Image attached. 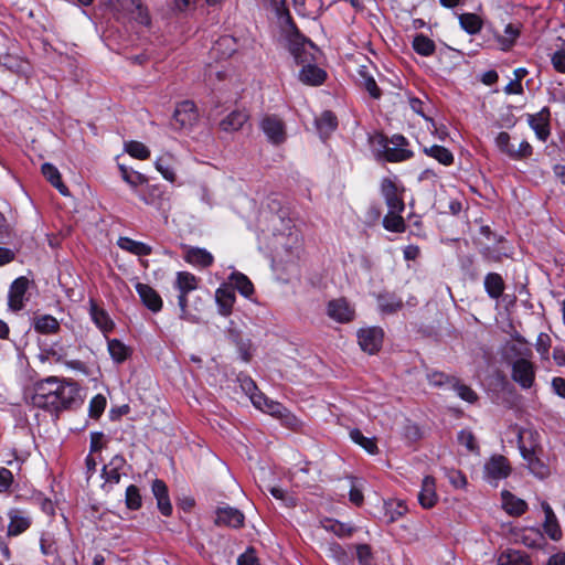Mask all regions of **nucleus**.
Returning <instances> with one entry per match:
<instances>
[{"label":"nucleus","mask_w":565,"mask_h":565,"mask_svg":"<svg viewBox=\"0 0 565 565\" xmlns=\"http://www.w3.org/2000/svg\"><path fill=\"white\" fill-rule=\"evenodd\" d=\"M514 340L515 343L509 345V353L512 360L521 358L531 359L533 356V352L526 340L520 334H516Z\"/></svg>","instance_id":"43"},{"label":"nucleus","mask_w":565,"mask_h":565,"mask_svg":"<svg viewBox=\"0 0 565 565\" xmlns=\"http://www.w3.org/2000/svg\"><path fill=\"white\" fill-rule=\"evenodd\" d=\"M551 343H552V340L547 333L541 332L537 335L535 349L542 360H548Z\"/></svg>","instance_id":"57"},{"label":"nucleus","mask_w":565,"mask_h":565,"mask_svg":"<svg viewBox=\"0 0 565 565\" xmlns=\"http://www.w3.org/2000/svg\"><path fill=\"white\" fill-rule=\"evenodd\" d=\"M108 352L116 363H122L128 356V348L117 339L108 340Z\"/></svg>","instance_id":"48"},{"label":"nucleus","mask_w":565,"mask_h":565,"mask_svg":"<svg viewBox=\"0 0 565 565\" xmlns=\"http://www.w3.org/2000/svg\"><path fill=\"white\" fill-rule=\"evenodd\" d=\"M327 531L334 533L339 537L350 536L353 532V527L349 524L339 522L337 520H327L323 524Z\"/></svg>","instance_id":"51"},{"label":"nucleus","mask_w":565,"mask_h":565,"mask_svg":"<svg viewBox=\"0 0 565 565\" xmlns=\"http://www.w3.org/2000/svg\"><path fill=\"white\" fill-rule=\"evenodd\" d=\"M139 199L147 205H157L161 191L158 185H149L138 193Z\"/></svg>","instance_id":"53"},{"label":"nucleus","mask_w":565,"mask_h":565,"mask_svg":"<svg viewBox=\"0 0 565 565\" xmlns=\"http://www.w3.org/2000/svg\"><path fill=\"white\" fill-rule=\"evenodd\" d=\"M423 151L426 156L435 159L443 166H451L454 163V154L451 151L443 146L433 145L424 147Z\"/></svg>","instance_id":"37"},{"label":"nucleus","mask_w":565,"mask_h":565,"mask_svg":"<svg viewBox=\"0 0 565 565\" xmlns=\"http://www.w3.org/2000/svg\"><path fill=\"white\" fill-rule=\"evenodd\" d=\"M142 504L141 495L139 489L130 484L126 489V505L130 510H138Z\"/></svg>","instance_id":"56"},{"label":"nucleus","mask_w":565,"mask_h":565,"mask_svg":"<svg viewBox=\"0 0 565 565\" xmlns=\"http://www.w3.org/2000/svg\"><path fill=\"white\" fill-rule=\"evenodd\" d=\"M126 459L121 455H115L109 462L104 465L102 469V478L104 483L102 488L104 491L109 492L114 486L120 482L121 476L126 475Z\"/></svg>","instance_id":"9"},{"label":"nucleus","mask_w":565,"mask_h":565,"mask_svg":"<svg viewBox=\"0 0 565 565\" xmlns=\"http://www.w3.org/2000/svg\"><path fill=\"white\" fill-rule=\"evenodd\" d=\"M403 189L397 181L392 178H384L381 181V194L391 211H404L405 204L402 198Z\"/></svg>","instance_id":"11"},{"label":"nucleus","mask_w":565,"mask_h":565,"mask_svg":"<svg viewBox=\"0 0 565 565\" xmlns=\"http://www.w3.org/2000/svg\"><path fill=\"white\" fill-rule=\"evenodd\" d=\"M452 388L457 393V395L465 402L470 404L477 402L478 395L477 393L469 386L461 384L459 381H455L452 384Z\"/></svg>","instance_id":"55"},{"label":"nucleus","mask_w":565,"mask_h":565,"mask_svg":"<svg viewBox=\"0 0 565 565\" xmlns=\"http://www.w3.org/2000/svg\"><path fill=\"white\" fill-rule=\"evenodd\" d=\"M383 337V330L377 327L361 329L358 332L359 344L369 354H374L381 349Z\"/></svg>","instance_id":"16"},{"label":"nucleus","mask_w":565,"mask_h":565,"mask_svg":"<svg viewBox=\"0 0 565 565\" xmlns=\"http://www.w3.org/2000/svg\"><path fill=\"white\" fill-rule=\"evenodd\" d=\"M218 311L223 316H230L235 302V290L232 286L223 285L215 291Z\"/></svg>","instance_id":"24"},{"label":"nucleus","mask_w":565,"mask_h":565,"mask_svg":"<svg viewBox=\"0 0 565 565\" xmlns=\"http://www.w3.org/2000/svg\"><path fill=\"white\" fill-rule=\"evenodd\" d=\"M458 19L460 26L469 34H477L482 29V20L475 13H462Z\"/></svg>","instance_id":"45"},{"label":"nucleus","mask_w":565,"mask_h":565,"mask_svg":"<svg viewBox=\"0 0 565 565\" xmlns=\"http://www.w3.org/2000/svg\"><path fill=\"white\" fill-rule=\"evenodd\" d=\"M117 244L121 249L127 250L137 256H148L152 252L151 246L142 242L131 239L129 237H119Z\"/></svg>","instance_id":"36"},{"label":"nucleus","mask_w":565,"mask_h":565,"mask_svg":"<svg viewBox=\"0 0 565 565\" xmlns=\"http://www.w3.org/2000/svg\"><path fill=\"white\" fill-rule=\"evenodd\" d=\"M184 260L193 266L206 268L213 264L214 257L205 248L190 247L184 255Z\"/></svg>","instance_id":"29"},{"label":"nucleus","mask_w":565,"mask_h":565,"mask_svg":"<svg viewBox=\"0 0 565 565\" xmlns=\"http://www.w3.org/2000/svg\"><path fill=\"white\" fill-rule=\"evenodd\" d=\"M288 51L292 55L296 64L311 65L316 62L318 52L316 45L308 39L296 33L288 39Z\"/></svg>","instance_id":"4"},{"label":"nucleus","mask_w":565,"mask_h":565,"mask_svg":"<svg viewBox=\"0 0 565 565\" xmlns=\"http://www.w3.org/2000/svg\"><path fill=\"white\" fill-rule=\"evenodd\" d=\"M231 279L234 290L237 289L242 296L249 298L253 295L254 286L247 276L242 273H233Z\"/></svg>","instance_id":"46"},{"label":"nucleus","mask_w":565,"mask_h":565,"mask_svg":"<svg viewBox=\"0 0 565 565\" xmlns=\"http://www.w3.org/2000/svg\"><path fill=\"white\" fill-rule=\"evenodd\" d=\"M494 145L497 149L511 160H523L527 159L533 153L532 146L523 140L518 147L511 142V136L507 131H501L494 138Z\"/></svg>","instance_id":"6"},{"label":"nucleus","mask_w":565,"mask_h":565,"mask_svg":"<svg viewBox=\"0 0 565 565\" xmlns=\"http://www.w3.org/2000/svg\"><path fill=\"white\" fill-rule=\"evenodd\" d=\"M107 405V399L103 394L95 395L88 406V414L92 418H99L100 415L104 413Z\"/></svg>","instance_id":"52"},{"label":"nucleus","mask_w":565,"mask_h":565,"mask_svg":"<svg viewBox=\"0 0 565 565\" xmlns=\"http://www.w3.org/2000/svg\"><path fill=\"white\" fill-rule=\"evenodd\" d=\"M316 127L321 138L329 137L338 127L337 116L330 110L323 111L316 118Z\"/></svg>","instance_id":"30"},{"label":"nucleus","mask_w":565,"mask_h":565,"mask_svg":"<svg viewBox=\"0 0 565 565\" xmlns=\"http://www.w3.org/2000/svg\"><path fill=\"white\" fill-rule=\"evenodd\" d=\"M403 211H391L383 218L385 230L394 233H403L406 228L405 221L402 217Z\"/></svg>","instance_id":"42"},{"label":"nucleus","mask_w":565,"mask_h":565,"mask_svg":"<svg viewBox=\"0 0 565 565\" xmlns=\"http://www.w3.org/2000/svg\"><path fill=\"white\" fill-rule=\"evenodd\" d=\"M511 467L505 457L492 456L484 465V479L490 484H497L498 481L509 477Z\"/></svg>","instance_id":"13"},{"label":"nucleus","mask_w":565,"mask_h":565,"mask_svg":"<svg viewBox=\"0 0 565 565\" xmlns=\"http://www.w3.org/2000/svg\"><path fill=\"white\" fill-rule=\"evenodd\" d=\"M377 305L383 313H394L402 309L403 301L394 294H381L377 296Z\"/></svg>","instance_id":"40"},{"label":"nucleus","mask_w":565,"mask_h":565,"mask_svg":"<svg viewBox=\"0 0 565 565\" xmlns=\"http://www.w3.org/2000/svg\"><path fill=\"white\" fill-rule=\"evenodd\" d=\"M428 381L434 386H443L448 383H451L452 385L456 380L443 372H433L428 374Z\"/></svg>","instance_id":"61"},{"label":"nucleus","mask_w":565,"mask_h":565,"mask_svg":"<svg viewBox=\"0 0 565 565\" xmlns=\"http://www.w3.org/2000/svg\"><path fill=\"white\" fill-rule=\"evenodd\" d=\"M407 512V507L402 501H390L385 503V515L390 522H395Z\"/></svg>","instance_id":"50"},{"label":"nucleus","mask_w":565,"mask_h":565,"mask_svg":"<svg viewBox=\"0 0 565 565\" xmlns=\"http://www.w3.org/2000/svg\"><path fill=\"white\" fill-rule=\"evenodd\" d=\"M119 171L122 180L132 189L148 183V178L145 174L135 171L134 169H130L124 164H119Z\"/></svg>","instance_id":"44"},{"label":"nucleus","mask_w":565,"mask_h":565,"mask_svg":"<svg viewBox=\"0 0 565 565\" xmlns=\"http://www.w3.org/2000/svg\"><path fill=\"white\" fill-rule=\"evenodd\" d=\"M328 316L338 322L344 323L353 319L354 309L345 299H335L328 303Z\"/></svg>","instance_id":"20"},{"label":"nucleus","mask_w":565,"mask_h":565,"mask_svg":"<svg viewBox=\"0 0 565 565\" xmlns=\"http://www.w3.org/2000/svg\"><path fill=\"white\" fill-rule=\"evenodd\" d=\"M248 118L249 115L246 110H233L220 121V128L225 132L237 131L245 125Z\"/></svg>","instance_id":"26"},{"label":"nucleus","mask_w":565,"mask_h":565,"mask_svg":"<svg viewBox=\"0 0 565 565\" xmlns=\"http://www.w3.org/2000/svg\"><path fill=\"white\" fill-rule=\"evenodd\" d=\"M413 49L423 56H430L434 54L436 45L428 36L418 34L413 40Z\"/></svg>","instance_id":"47"},{"label":"nucleus","mask_w":565,"mask_h":565,"mask_svg":"<svg viewBox=\"0 0 565 565\" xmlns=\"http://www.w3.org/2000/svg\"><path fill=\"white\" fill-rule=\"evenodd\" d=\"M521 454L523 458L526 460L529 469L531 472L540 479H543L548 476V468L544 465L539 458L535 457L534 452L526 449L525 447H520Z\"/></svg>","instance_id":"33"},{"label":"nucleus","mask_w":565,"mask_h":565,"mask_svg":"<svg viewBox=\"0 0 565 565\" xmlns=\"http://www.w3.org/2000/svg\"><path fill=\"white\" fill-rule=\"evenodd\" d=\"M89 316L95 326L104 333L107 334L114 329V322L109 315L98 305L90 299L89 300Z\"/></svg>","instance_id":"23"},{"label":"nucleus","mask_w":565,"mask_h":565,"mask_svg":"<svg viewBox=\"0 0 565 565\" xmlns=\"http://www.w3.org/2000/svg\"><path fill=\"white\" fill-rule=\"evenodd\" d=\"M58 390L56 386V377L50 376L35 384L34 393L32 395V403L34 406L54 412L56 399L55 392Z\"/></svg>","instance_id":"7"},{"label":"nucleus","mask_w":565,"mask_h":565,"mask_svg":"<svg viewBox=\"0 0 565 565\" xmlns=\"http://www.w3.org/2000/svg\"><path fill=\"white\" fill-rule=\"evenodd\" d=\"M238 565H259L258 558L253 548H248L237 558Z\"/></svg>","instance_id":"64"},{"label":"nucleus","mask_w":565,"mask_h":565,"mask_svg":"<svg viewBox=\"0 0 565 565\" xmlns=\"http://www.w3.org/2000/svg\"><path fill=\"white\" fill-rule=\"evenodd\" d=\"M9 523H8V536H18L24 533L32 525L33 519L29 511L12 508L7 513Z\"/></svg>","instance_id":"15"},{"label":"nucleus","mask_w":565,"mask_h":565,"mask_svg":"<svg viewBox=\"0 0 565 565\" xmlns=\"http://www.w3.org/2000/svg\"><path fill=\"white\" fill-rule=\"evenodd\" d=\"M521 33V25L509 23L504 26V35L497 38L502 51H509L516 42Z\"/></svg>","instance_id":"39"},{"label":"nucleus","mask_w":565,"mask_h":565,"mask_svg":"<svg viewBox=\"0 0 565 565\" xmlns=\"http://www.w3.org/2000/svg\"><path fill=\"white\" fill-rule=\"evenodd\" d=\"M356 558L360 565H374L372 550L367 544L356 545Z\"/></svg>","instance_id":"59"},{"label":"nucleus","mask_w":565,"mask_h":565,"mask_svg":"<svg viewBox=\"0 0 565 565\" xmlns=\"http://www.w3.org/2000/svg\"><path fill=\"white\" fill-rule=\"evenodd\" d=\"M551 63L554 70L565 74V50H557L551 56Z\"/></svg>","instance_id":"62"},{"label":"nucleus","mask_w":565,"mask_h":565,"mask_svg":"<svg viewBox=\"0 0 565 565\" xmlns=\"http://www.w3.org/2000/svg\"><path fill=\"white\" fill-rule=\"evenodd\" d=\"M56 386L58 390L55 392L57 401L55 402L54 412L71 407L79 397V390L73 382L62 381L56 377Z\"/></svg>","instance_id":"14"},{"label":"nucleus","mask_w":565,"mask_h":565,"mask_svg":"<svg viewBox=\"0 0 565 565\" xmlns=\"http://www.w3.org/2000/svg\"><path fill=\"white\" fill-rule=\"evenodd\" d=\"M29 280L25 277L17 278L10 286L8 306L12 311H20L24 307Z\"/></svg>","instance_id":"17"},{"label":"nucleus","mask_w":565,"mask_h":565,"mask_svg":"<svg viewBox=\"0 0 565 565\" xmlns=\"http://www.w3.org/2000/svg\"><path fill=\"white\" fill-rule=\"evenodd\" d=\"M223 47H225L226 51L222 52V57L231 56V54L235 51L233 38H231V36L220 38L212 46L213 54L218 55V53H221Z\"/></svg>","instance_id":"54"},{"label":"nucleus","mask_w":565,"mask_h":565,"mask_svg":"<svg viewBox=\"0 0 565 565\" xmlns=\"http://www.w3.org/2000/svg\"><path fill=\"white\" fill-rule=\"evenodd\" d=\"M349 436L354 444L362 447L367 454L376 455L379 452L375 437H366L358 428L351 429Z\"/></svg>","instance_id":"38"},{"label":"nucleus","mask_w":565,"mask_h":565,"mask_svg":"<svg viewBox=\"0 0 565 565\" xmlns=\"http://www.w3.org/2000/svg\"><path fill=\"white\" fill-rule=\"evenodd\" d=\"M152 493L157 500V505L160 512L163 515L169 516L172 513V505L166 483L160 479H156L152 482Z\"/></svg>","instance_id":"25"},{"label":"nucleus","mask_w":565,"mask_h":565,"mask_svg":"<svg viewBox=\"0 0 565 565\" xmlns=\"http://www.w3.org/2000/svg\"><path fill=\"white\" fill-rule=\"evenodd\" d=\"M244 514L232 507H222L216 511L215 524L238 529L244 524Z\"/></svg>","instance_id":"19"},{"label":"nucleus","mask_w":565,"mask_h":565,"mask_svg":"<svg viewBox=\"0 0 565 565\" xmlns=\"http://www.w3.org/2000/svg\"><path fill=\"white\" fill-rule=\"evenodd\" d=\"M125 151L131 157L139 160L148 159L150 156V150L148 149V147L142 142L136 140L125 142Z\"/></svg>","instance_id":"49"},{"label":"nucleus","mask_w":565,"mask_h":565,"mask_svg":"<svg viewBox=\"0 0 565 565\" xmlns=\"http://www.w3.org/2000/svg\"><path fill=\"white\" fill-rule=\"evenodd\" d=\"M45 356L52 358L55 362H63L67 356V351L62 344L56 342L46 349Z\"/></svg>","instance_id":"60"},{"label":"nucleus","mask_w":565,"mask_h":565,"mask_svg":"<svg viewBox=\"0 0 565 565\" xmlns=\"http://www.w3.org/2000/svg\"><path fill=\"white\" fill-rule=\"evenodd\" d=\"M174 286L180 291V295L178 296L180 319L191 323H198L199 318L188 310V294L198 288L196 277L189 271H178Z\"/></svg>","instance_id":"3"},{"label":"nucleus","mask_w":565,"mask_h":565,"mask_svg":"<svg viewBox=\"0 0 565 565\" xmlns=\"http://www.w3.org/2000/svg\"><path fill=\"white\" fill-rule=\"evenodd\" d=\"M136 291L142 303L152 312H159L162 309V299L160 295L149 285L137 282Z\"/></svg>","instance_id":"21"},{"label":"nucleus","mask_w":565,"mask_h":565,"mask_svg":"<svg viewBox=\"0 0 565 565\" xmlns=\"http://www.w3.org/2000/svg\"><path fill=\"white\" fill-rule=\"evenodd\" d=\"M544 531L545 533L553 540L558 541L562 537V531L558 525L556 515L552 518H546L544 521Z\"/></svg>","instance_id":"58"},{"label":"nucleus","mask_w":565,"mask_h":565,"mask_svg":"<svg viewBox=\"0 0 565 565\" xmlns=\"http://www.w3.org/2000/svg\"><path fill=\"white\" fill-rule=\"evenodd\" d=\"M41 171L43 175L46 178V180L56 188L61 194L66 195L67 194V188L62 182L61 173L57 170L56 167L53 164L45 162L41 167Z\"/></svg>","instance_id":"41"},{"label":"nucleus","mask_w":565,"mask_h":565,"mask_svg":"<svg viewBox=\"0 0 565 565\" xmlns=\"http://www.w3.org/2000/svg\"><path fill=\"white\" fill-rule=\"evenodd\" d=\"M418 501L424 509H430L437 503L438 495L436 492V481L433 477L426 476L423 479L422 489L418 493Z\"/></svg>","instance_id":"22"},{"label":"nucleus","mask_w":565,"mask_h":565,"mask_svg":"<svg viewBox=\"0 0 565 565\" xmlns=\"http://www.w3.org/2000/svg\"><path fill=\"white\" fill-rule=\"evenodd\" d=\"M33 327L39 333L53 334L60 330V322L51 315H41L33 319Z\"/></svg>","instance_id":"31"},{"label":"nucleus","mask_w":565,"mask_h":565,"mask_svg":"<svg viewBox=\"0 0 565 565\" xmlns=\"http://www.w3.org/2000/svg\"><path fill=\"white\" fill-rule=\"evenodd\" d=\"M497 565H532V561L525 552L508 548L499 554Z\"/></svg>","instance_id":"28"},{"label":"nucleus","mask_w":565,"mask_h":565,"mask_svg":"<svg viewBox=\"0 0 565 565\" xmlns=\"http://www.w3.org/2000/svg\"><path fill=\"white\" fill-rule=\"evenodd\" d=\"M259 129L266 140L273 146H280L287 140V127L281 117L276 114H266L259 120Z\"/></svg>","instance_id":"5"},{"label":"nucleus","mask_w":565,"mask_h":565,"mask_svg":"<svg viewBox=\"0 0 565 565\" xmlns=\"http://www.w3.org/2000/svg\"><path fill=\"white\" fill-rule=\"evenodd\" d=\"M407 139L402 135H394L390 141L384 145V158L388 162H402L409 159L413 152L406 147Z\"/></svg>","instance_id":"10"},{"label":"nucleus","mask_w":565,"mask_h":565,"mask_svg":"<svg viewBox=\"0 0 565 565\" xmlns=\"http://www.w3.org/2000/svg\"><path fill=\"white\" fill-rule=\"evenodd\" d=\"M177 161L170 153H164L158 157L154 161L156 170L162 175V178L169 182H174Z\"/></svg>","instance_id":"27"},{"label":"nucleus","mask_w":565,"mask_h":565,"mask_svg":"<svg viewBox=\"0 0 565 565\" xmlns=\"http://www.w3.org/2000/svg\"><path fill=\"white\" fill-rule=\"evenodd\" d=\"M363 77V87L367 90L371 97L379 99L381 97V89L379 88L375 79L372 76H365Z\"/></svg>","instance_id":"63"},{"label":"nucleus","mask_w":565,"mask_h":565,"mask_svg":"<svg viewBox=\"0 0 565 565\" xmlns=\"http://www.w3.org/2000/svg\"><path fill=\"white\" fill-rule=\"evenodd\" d=\"M100 2L118 20H131L145 26L150 24L149 13L140 0H100Z\"/></svg>","instance_id":"1"},{"label":"nucleus","mask_w":565,"mask_h":565,"mask_svg":"<svg viewBox=\"0 0 565 565\" xmlns=\"http://www.w3.org/2000/svg\"><path fill=\"white\" fill-rule=\"evenodd\" d=\"M526 121L540 141L545 142L550 138L551 110L548 107H543L535 114H527Z\"/></svg>","instance_id":"12"},{"label":"nucleus","mask_w":565,"mask_h":565,"mask_svg":"<svg viewBox=\"0 0 565 565\" xmlns=\"http://www.w3.org/2000/svg\"><path fill=\"white\" fill-rule=\"evenodd\" d=\"M504 287L505 285L501 275L489 273L484 277V289L490 298L499 299L504 291Z\"/></svg>","instance_id":"34"},{"label":"nucleus","mask_w":565,"mask_h":565,"mask_svg":"<svg viewBox=\"0 0 565 565\" xmlns=\"http://www.w3.org/2000/svg\"><path fill=\"white\" fill-rule=\"evenodd\" d=\"M299 78L302 83L308 85H321L326 78V72L315 64L303 65Z\"/></svg>","instance_id":"32"},{"label":"nucleus","mask_w":565,"mask_h":565,"mask_svg":"<svg viewBox=\"0 0 565 565\" xmlns=\"http://www.w3.org/2000/svg\"><path fill=\"white\" fill-rule=\"evenodd\" d=\"M237 380L241 388L249 396L250 402L256 408L276 417L284 416L287 409L280 403L269 399L259 392L255 382L249 376L239 375Z\"/></svg>","instance_id":"2"},{"label":"nucleus","mask_w":565,"mask_h":565,"mask_svg":"<svg viewBox=\"0 0 565 565\" xmlns=\"http://www.w3.org/2000/svg\"><path fill=\"white\" fill-rule=\"evenodd\" d=\"M511 377L521 388H531L535 382V366L531 359L521 358L512 360Z\"/></svg>","instance_id":"8"},{"label":"nucleus","mask_w":565,"mask_h":565,"mask_svg":"<svg viewBox=\"0 0 565 565\" xmlns=\"http://www.w3.org/2000/svg\"><path fill=\"white\" fill-rule=\"evenodd\" d=\"M502 507L511 515H521L527 509L524 500L516 498L508 491L502 492Z\"/></svg>","instance_id":"35"},{"label":"nucleus","mask_w":565,"mask_h":565,"mask_svg":"<svg viewBox=\"0 0 565 565\" xmlns=\"http://www.w3.org/2000/svg\"><path fill=\"white\" fill-rule=\"evenodd\" d=\"M173 117L182 128L192 127L199 118L198 109L192 100H184L178 104Z\"/></svg>","instance_id":"18"}]
</instances>
